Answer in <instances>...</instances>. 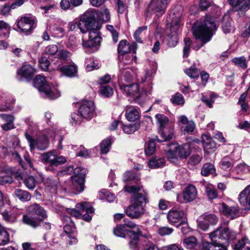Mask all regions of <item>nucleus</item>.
Segmentation results:
<instances>
[{"mask_svg": "<svg viewBox=\"0 0 250 250\" xmlns=\"http://www.w3.org/2000/svg\"><path fill=\"white\" fill-rule=\"evenodd\" d=\"M199 4L201 11H205L208 7H210L213 10L211 12V16L207 15L203 21L196 22L192 27V32L195 38L200 40L202 42L201 46H203L211 40L214 32L218 28L216 22L211 17L218 16L220 10L210 0H200Z\"/></svg>", "mask_w": 250, "mask_h": 250, "instance_id": "f257e3e1", "label": "nucleus"}, {"mask_svg": "<svg viewBox=\"0 0 250 250\" xmlns=\"http://www.w3.org/2000/svg\"><path fill=\"white\" fill-rule=\"evenodd\" d=\"M236 235L228 227H219L209 234L212 243L203 242L201 250H227L224 244L235 239Z\"/></svg>", "mask_w": 250, "mask_h": 250, "instance_id": "f03ea898", "label": "nucleus"}, {"mask_svg": "<svg viewBox=\"0 0 250 250\" xmlns=\"http://www.w3.org/2000/svg\"><path fill=\"white\" fill-rule=\"evenodd\" d=\"M27 211L28 215H23L22 222L25 224L33 228H36L41 225V223L47 217L46 211L39 204H34L30 206Z\"/></svg>", "mask_w": 250, "mask_h": 250, "instance_id": "7ed1b4c3", "label": "nucleus"}, {"mask_svg": "<svg viewBox=\"0 0 250 250\" xmlns=\"http://www.w3.org/2000/svg\"><path fill=\"white\" fill-rule=\"evenodd\" d=\"M74 172V175L72 176V188L77 191L80 192L84 190L86 169L82 167H77L74 169L72 166L68 167L66 169L60 171L57 175L70 174Z\"/></svg>", "mask_w": 250, "mask_h": 250, "instance_id": "20e7f679", "label": "nucleus"}, {"mask_svg": "<svg viewBox=\"0 0 250 250\" xmlns=\"http://www.w3.org/2000/svg\"><path fill=\"white\" fill-rule=\"evenodd\" d=\"M146 201V195L142 193L134 195L131 205L125 210L126 215L132 219L141 217L145 213Z\"/></svg>", "mask_w": 250, "mask_h": 250, "instance_id": "39448f33", "label": "nucleus"}, {"mask_svg": "<svg viewBox=\"0 0 250 250\" xmlns=\"http://www.w3.org/2000/svg\"><path fill=\"white\" fill-rule=\"evenodd\" d=\"M41 160L45 165V169L52 172L57 171L59 166L66 162V158L63 156L58 155L54 150L42 154Z\"/></svg>", "mask_w": 250, "mask_h": 250, "instance_id": "423d86ee", "label": "nucleus"}, {"mask_svg": "<svg viewBox=\"0 0 250 250\" xmlns=\"http://www.w3.org/2000/svg\"><path fill=\"white\" fill-rule=\"evenodd\" d=\"M34 86L42 94L45 98L55 99L60 96V93L54 87L47 83L44 76L37 75L33 81Z\"/></svg>", "mask_w": 250, "mask_h": 250, "instance_id": "0eeeda50", "label": "nucleus"}, {"mask_svg": "<svg viewBox=\"0 0 250 250\" xmlns=\"http://www.w3.org/2000/svg\"><path fill=\"white\" fill-rule=\"evenodd\" d=\"M120 88L125 94L133 97L135 102L139 104L143 103L146 98V92L140 91L139 85L137 83L120 84Z\"/></svg>", "mask_w": 250, "mask_h": 250, "instance_id": "6e6552de", "label": "nucleus"}, {"mask_svg": "<svg viewBox=\"0 0 250 250\" xmlns=\"http://www.w3.org/2000/svg\"><path fill=\"white\" fill-rule=\"evenodd\" d=\"M96 14L93 11L87 10L80 17L79 25V29L82 33L96 30Z\"/></svg>", "mask_w": 250, "mask_h": 250, "instance_id": "1a4fd4ad", "label": "nucleus"}, {"mask_svg": "<svg viewBox=\"0 0 250 250\" xmlns=\"http://www.w3.org/2000/svg\"><path fill=\"white\" fill-rule=\"evenodd\" d=\"M37 18L31 14H26L17 21L18 31L26 35L30 34L36 27Z\"/></svg>", "mask_w": 250, "mask_h": 250, "instance_id": "9d476101", "label": "nucleus"}, {"mask_svg": "<svg viewBox=\"0 0 250 250\" xmlns=\"http://www.w3.org/2000/svg\"><path fill=\"white\" fill-rule=\"evenodd\" d=\"M157 123L159 126V133L161 136L163 138V140H160L156 137L155 140L158 142H162L163 141H168L171 140L173 136V129L172 128L168 131L167 128H166V125L168 122V118L164 115L157 114L155 116Z\"/></svg>", "mask_w": 250, "mask_h": 250, "instance_id": "9b49d317", "label": "nucleus"}, {"mask_svg": "<svg viewBox=\"0 0 250 250\" xmlns=\"http://www.w3.org/2000/svg\"><path fill=\"white\" fill-rule=\"evenodd\" d=\"M80 113L84 119L90 120L96 115L95 106L91 101H83L81 102L78 109Z\"/></svg>", "mask_w": 250, "mask_h": 250, "instance_id": "f8f14e48", "label": "nucleus"}, {"mask_svg": "<svg viewBox=\"0 0 250 250\" xmlns=\"http://www.w3.org/2000/svg\"><path fill=\"white\" fill-rule=\"evenodd\" d=\"M25 136L28 141L31 151H33L35 148L39 150H44L48 146V140L45 136L43 135L38 138L37 139H34L26 132Z\"/></svg>", "mask_w": 250, "mask_h": 250, "instance_id": "ddd939ff", "label": "nucleus"}, {"mask_svg": "<svg viewBox=\"0 0 250 250\" xmlns=\"http://www.w3.org/2000/svg\"><path fill=\"white\" fill-rule=\"evenodd\" d=\"M197 191L195 186L188 185L183 190L181 194L177 195V201L181 203H186L195 199Z\"/></svg>", "mask_w": 250, "mask_h": 250, "instance_id": "4468645a", "label": "nucleus"}, {"mask_svg": "<svg viewBox=\"0 0 250 250\" xmlns=\"http://www.w3.org/2000/svg\"><path fill=\"white\" fill-rule=\"evenodd\" d=\"M180 17H175V20H172L169 26L170 33L168 34V44L171 47L176 46L178 41V31L180 27Z\"/></svg>", "mask_w": 250, "mask_h": 250, "instance_id": "2eb2a0df", "label": "nucleus"}, {"mask_svg": "<svg viewBox=\"0 0 250 250\" xmlns=\"http://www.w3.org/2000/svg\"><path fill=\"white\" fill-rule=\"evenodd\" d=\"M35 69L29 64L23 65L17 72V78L20 81H30L35 73Z\"/></svg>", "mask_w": 250, "mask_h": 250, "instance_id": "dca6fc26", "label": "nucleus"}, {"mask_svg": "<svg viewBox=\"0 0 250 250\" xmlns=\"http://www.w3.org/2000/svg\"><path fill=\"white\" fill-rule=\"evenodd\" d=\"M170 0H151L148 5L150 10L158 16H162L165 12Z\"/></svg>", "mask_w": 250, "mask_h": 250, "instance_id": "f3484780", "label": "nucleus"}, {"mask_svg": "<svg viewBox=\"0 0 250 250\" xmlns=\"http://www.w3.org/2000/svg\"><path fill=\"white\" fill-rule=\"evenodd\" d=\"M7 175L0 177V185L11 184L13 182V177L20 179H22L21 172L15 168L8 167L6 170Z\"/></svg>", "mask_w": 250, "mask_h": 250, "instance_id": "a211bd4d", "label": "nucleus"}, {"mask_svg": "<svg viewBox=\"0 0 250 250\" xmlns=\"http://www.w3.org/2000/svg\"><path fill=\"white\" fill-rule=\"evenodd\" d=\"M102 38L97 30H92L89 32L87 41L83 40L82 45L84 48H92L100 44Z\"/></svg>", "mask_w": 250, "mask_h": 250, "instance_id": "6ab92c4d", "label": "nucleus"}, {"mask_svg": "<svg viewBox=\"0 0 250 250\" xmlns=\"http://www.w3.org/2000/svg\"><path fill=\"white\" fill-rule=\"evenodd\" d=\"M102 38L97 30H92L89 32L87 41L83 40L82 45L84 48H92L100 44Z\"/></svg>", "mask_w": 250, "mask_h": 250, "instance_id": "aec40b11", "label": "nucleus"}, {"mask_svg": "<svg viewBox=\"0 0 250 250\" xmlns=\"http://www.w3.org/2000/svg\"><path fill=\"white\" fill-rule=\"evenodd\" d=\"M179 123L181 125V130L186 135L192 132L195 128V124L192 121H188L185 115L178 118Z\"/></svg>", "mask_w": 250, "mask_h": 250, "instance_id": "412c9836", "label": "nucleus"}, {"mask_svg": "<svg viewBox=\"0 0 250 250\" xmlns=\"http://www.w3.org/2000/svg\"><path fill=\"white\" fill-rule=\"evenodd\" d=\"M220 209L224 215L231 219H234L239 215V208L238 206H229L223 203Z\"/></svg>", "mask_w": 250, "mask_h": 250, "instance_id": "4be33fe9", "label": "nucleus"}, {"mask_svg": "<svg viewBox=\"0 0 250 250\" xmlns=\"http://www.w3.org/2000/svg\"><path fill=\"white\" fill-rule=\"evenodd\" d=\"M185 216V213L183 210L172 208L168 212L167 218L170 223L174 224L181 221Z\"/></svg>", "mask_w": 250, "mask_h": 250, "instance_id": "5701e85b", "label": "nucleus"}, {"mask_svg": "<svg viewBox=\"0 0 250 250\" xmlns=\"http://www.w3.org/2000/svg\"><path fill=\"white\" fill-rule=\"evenodd\" d=\"M59 70L62 75L69 78L76 77L78 75V66L75 63L62 66Z\"/></svg>", "mask_w": 250, "mask_h": 250, "instance_id": "b1692460", "label": "nucleus"}, {"mask_svg": "<svg viewBox=\"0 0 250 250\" xmlns=\"http://www.w3.org/2000/svg\"><path fill=\"white\" fill-rule=\"evenodd\" d=\"M235 2L236 3H232L231 1H229L235 11L245 12L250 8V0H236Z\"/></svg>", "mask_w": 250, "mask_h": 250, "instance_id": "393cba45", "label": "nucleus"}, {"mask_svg": "<svg viewBox=\"0 0 250 250\" xmlns=\"http://www.w3.org/2000/svg\"><path fill=\"white\" fill-rule=\"evenodd\" d=\"M169 146L170 148L166 151V156L170 162L175 163L179 159L176 148V144H170Z\"/></svg>", "mask_w": 250, "mask_h": 250, "instance_id": "a878e982", "label": "nucleus"}, {"mask_svg": "<svg viewBox=\"0 0 250 250\" xmlns=\"http://www.w3.org/2000/svg\"><path fill=\"white\" fill-rule=\"evenodd\" d=\"M125 117L129 121H134L140 117V112L138 108L131 106L126 107Z\"/></svg>", "mask_w": 250, "mask_h": 250, "instance_id": "bb28decb", "label": "nucleus"}, {"mask_svg": "<svg viewBox=\"0 0 250 250\" xmlns=\"http://www.w3.org/2000/svg\"><path fill=\"white\" fill-rule=\"evenodd\" d=\"M62 221L64 224L63 227L64 231L68 235H70L75 230V225L74 222L72 221L70 217L64 215L62 219Z\"/></svg>", "mask_w": 250, "mask_h": 250, "instance_id": "cd10ccee", "label": "nucleus"}, {"mask_svg": "<svg viewBox=\"0 0 250 250\" xmlns=\"http://www.w3.org/2000/svg\"><path fill=\"white\" fill-rule=\"evenodd\" d=\"M176 148L179 159L186 158L190 155V146L188 144L182 146L176 144Z\"/></svg>", "mask_w": 250, "mask_h": 250, "instance_id": "c85d7f7f", "label": "nucleus"}, {"mask_svg": "<svg viewBox=\"0 0 250 250\" xmlns=\"http://www.w3.org/2000/svg\"><path fill=\"white\" fill-rule=\"evenodd\" d=\"M165 165L164 158L159 157H153L148 162V166L151 168H156L163 167Z\"/></svg>", "mask_w": 250, "mask_h": 250, "instance_id": "c756f323", "label": "nucleus"}, {"mask_svg": "<svg viewBox=\"0 0 250 250\" xmlns=\"http://www.w3.org/2000/svg\"><path fill=\"white\" fill-rule=\"evenodd\" d=\"M131 51V46L126 40H122L119 43L118 47V53L121 55H124Z\"/></svg>", "mask_w": 250, "mask_h": 250, "instance_id": "7c9ffc66", "label": "nucleus"}, {"mask_svg": "<svg viewBox=\"0 0 250 250\" xmlns=\"http://www.w3.org/2000/svg\"><path fill=\"white\" fill-rule=\"evenodd\" d=\"M202 144L205 150L213 149L216 147L215 142L207 135L202 136Z\"/></svg>", "mask_w": 250, "mask_h": 250, "instance_id": "2f4dec72", "label": "nucleus"}, {"mask_svg": "<svg viewBox=\"0 0 250 250\" xmlns=\"http://www.w3.org/2000/svg\"><path fill=\"white\" fill-rule=\"evenodd\" d=\"M16 196L21 201L25 202L30 200L31 195L27 191L21 189H16L15 190Z\"/></svg>", "mask_w": 250, "mask_h": 250, "instance_id": "473e14b6", "label": "nucleus"}, {"mask_svg": "<svg viewBox=\"0 0 250 250\" xmlns=\"http://www.w3.org/2000/svg\"><path fill=\"white\" fill-rule=\"evenodd\" d=\"M222 29L225 33H229L233 28L230 23V19L229 15H225L222 19Z\"/></svg>", "mask_w": 250, "mask_h": 250, "instance_id": "72a5a7b5", "label": "nucleus"}, {"mask_svg": "<svg viewBox=\"0 0 250 250\" xmlns=\"http://www.w3.org/2000/svg\"><path fill=\"white\" fill-rule=\"evenodd\" d=\"M250 194V185L247 186L239 194V201L242 206L248 204V197Z\"/></svg>", "mask_w": 250, "mask_h": 250, "instance_id": "f704fd0d", "label": "nucleus"}, {"mask_svg": "<svg viewBox=\"0 0 250 250\" xmlns=\"http://www.w3.org/2000/svg\"><path fill=\"white\" fill-rule=\"evenodd\" d=\"M216 169L214 166L210 163L205 164L201 169V174L204 176H208L215 173Z\"/></svg>", "mask_w": 250, "mask_h": 250, "instance_id": "c9c22d12", "label": "nucleus"}, {"mask_svg": "<svg viewBox=\"0 0 250 250\" xmlns=\"http://www.w3.org/2000/svg\"><path fill=\"white\" fill-rule=\"evenodd\" d=\"M9 28L7 23L0 21V40L7 39L9 37Z\"/></svg>", "mask_w": 250, "mask_h": 250, "instance_id": "e433bc0d", "label": "nucleus"}, {"mask_svg": "<svg viewBox=\"0 0 250 250\" xmlns=\"http://www.w3.org/2000/svg\"><path fill=\"white\" fill-rule=\"evenodd\" d=\"M140 127V124L135 123L128 125H122V129L124 132L127 134H131L138 130Z\"/></svg>", "mask_w": 250, "mask_h": 250, "instance_id": "4c0bfd02", "label": "nucleus"}, {"mask_svg": "<svg viewBox=\"0 0 250 250\" xmlns=\"http://www.w3.org/2000/svg\"><path fill=\"white\" fill-rule=\"evenodd\" d=\"M46 188L50 190L51 192L55 193L57 189L58 181L52 178H48L45 181Z\"/></svg>", "mask_w": 250, "mask_h": 250, "instance_id": "58836bf2", "label": "nucleus"}, {"mask_svg": "<svg viewBox=\"0 0 250 250\" xmlns=\"http://www.w3.org/2000/svg\"><path fill=\"white\" fill-rule=\"evenodd\" d=\"M248 240L246 238H243L235 244L233 247L234 250H250Z\"/></svg>", "mask_w": 250, "mask_h": 250, "instance_id": "ea45409f", "label": "nucleus"}, {"mask_svg": "<svg viewBox=\"0 0 250 250\" xmlns=\"http://www.w3.org/2000/svg\"><path fill=\"white\" fill-rule=\"evenodd\" d=\"M128 229L123 225H120L116 226L114 229V234L118 237L125 238L127 235Z\"/></svg>", "mask_w": 250, "mask_h": 250, "instance_id": "a19ab883", "label": "nucleus"}, {"mask_svg": "<svg viewBox=\"0 0 250 250\" xmlns=\"http://www.w3.org/2000/svg\"><path fill=\"white\" fill-rule=\"evenodd\" d=\"M196 242V238L193 236L186 238L184 240V247L190 250L195 249L198 246Z\"/></svg>", "mask_w": 250, "mask_h": 250, "instance_id": "79ce46f5", "label": "nucleus"}, {"mask_svg": "<svg viewBox=\"0 0 250 250\" xmlns=\"http://www.w3.org/2000/svg\"><path fill=\"white\" fill-rule=\"evenodd\" d=\"M232 62L243 69H246L248 66L246 58L244 56L234 58L232 60Z\"/></svg>", "mask_w": 250, "mask_h": 250, "instance_id": "37998d69", "label": "nucleus"}, {"mask_svg": "<svg viewBox=\"0 0 250 250\" xmlns=\"http://www.w3.org/2000/svg\"><path fill=\"white\" fill-rule=\"evenodd\" d=\"M100 94L106 98L111 96L113 94L112 88L108 85H101L99 89Z\"/></svg>", "mask_w": 250, "mask_h": 250, "instance_id": "c03bdc74", "label": "nucleus"}, {"mask_svg": "<svg viewBox=\"0 0 250 250\" xmlns=\"http://www.w3.org/2000/svg\"><path fill=\"white\" fill-rule=\"evenodd\" d=\"M76 207L81 211H86L87 213H92L94 211V208L85 202L77 204Z\"/></svg>", "mask_w": 250, "mask_h": 250, "instance_id": "a18cd8bd", "label": "nucleus"}, {"mask_svg": "<svg viewBox=\"0 0 250 250\" xmlns=\"http://www.w3.org/2000/svg\"><path fill=\"white\" fill-rule=\"evenodd\" d=\"M140 179V177L132 171H126L124 175V181L125 182L135 180L137 183Z\"/></svg>", "mask_w": 250, "mask_h": 250, "instance_id": "49530a36", "label": "nucleus"}, {"mask_svg": "<svg viewBox=\"0 0 250 250\" xmlns=\"http://www.w3.org/2000/svg\"><path fill=\"white\" fill-rule=\"evenodd\" d=\"M233 165V161L229 157H226L222 159L220 162L221 168L228 170L230 169Z\"/></svg>", "mask_w": 250, "mask_h": 250, "instance_id": "de8ad7c7", "label": "nucleus"}, {"mask_svg": "<svg viewBox=\"0 0 250 250\" xmlns=\"http://www.w3.org/2000/svg\"><path fill=\"white\" fill-rule=\"evenodd\" d=\"M111 145L110 139L107 138L100 144V151L102 154H106L109 150Z\"/></svg>", "mask_w": 250, "mask_h": 250, "instance_id": "09e8293b", "label": "nucleus"}, {"mask_svg": "<svg viewBox=\"0 0 250 250\" xmlns=\"http://www.w3.org/2000/svg\"><path fill=\"white\" fill-rule=\"evenodd\" d=\"M201 219H203L209 225H215L218 222V218L213 214H203L201 216Z\"/></svg>", "mask_w": 250, "mask_h": 250, "instance_id": "8fccbe9b", "label": "nucleus"}, {"mask_svg": "<svg viewBox=\"0 0 250 250\" xmlns=\"http://www.w3.org/2000/svg\"><path fill=\"white\" fill-rule=\"evenodd\" d=\"M185 72L192 79L198 78L200 73V70L195 67L186 69Z\"/></svg>", "mask_w": 250, "mask_h": 250, "instance_id": "3c124183", "label": "nucleus"}, {"mask_svg": "<svg viewBox=\"0 0 250 250\" xmlns=\"http://www.w3.org/2000/svg\"><path fill=\"white\" fill-rule=\"evenodd\" d=\"M156 150V144L153 140L150 141L145 148V152L146 155H152Z\"/></svg>", "mask_w": 250, "mask_h": 250, "instance_id": "603ef678", "label": "nucleus"}, {"mask_svg": "<svg viewBox=\"0 0 250 250\" xmlns=\"http://www.w3.org/2000/svg\"><path fill=\"white\" fill-rule=\"evenodd\" d=\"M172 104L176 105H183L185 100L183 95L179 93H176L170 99Z\"/></svg>", "mask_w": 250, "mask_h": 250, "instance_id": "864d4df0", "label": "nucleus"}, {"mask_svg": "<svg viewBox=\"0 0 250 250\" xmlns=\"http://www.w3.org/2000/svg\"><path fill=\"white\" fill-rule=\"evenodd\" d=\"M184 47L183 49V57L187 58L188 56L190 50V45L191 41L188 37H186L184 40Z\"/></svg>", "mask_w": 250, "mask_h": 250, "instance_id": "5fc2aeb1", "label": "nucleus"}, {"mask_svg": "<svg viewBox=\"0 0 250 250\" xmlns=\"http://www.w3.org/2000/svg\"><path fill=\"white\" fill-rule=\"evenodd\" d=\"M23 182L26 187L29 189H33L36 184V180L32 176L25 178Z\"/></svg>", "mask_w": 250, "mask_h": 250, "instance_id": "6e6d98bb", "label": "nucleus"}, {"mask_svg": "<svg viewBox=\"0 0 250 250\" xmlns=\"http://www.w3.org/2000/svg\"><path fill=\"white\" fill-rule=\"evenodd\" d=\"M147 29L146 26H143L139 27L134 34V37L136 41L139 43H143L142 40V33Z\"/></svg>", "mask_w": 250, "mask_h": 250, "instance_id": "4d7b16f0", "label": "nucleus"}, {"mask_svg": "<svg viewBox=\"0 0 250 250\" xmlns=\"http://www.w3.org/2000/svg\"><path fill=\"white\" fill-rule=\"evenodd\" d=\"M44 51L45 54L50 56L57 55L59 52L58 47L55 44H50L46 47Z\"/></svg>", "mask_w": 250, "mask_h": 250, "instance_id": "13d9d810", "label": "nucleus"}, {"mask_svg": "<svg viewBox=\"0 0 250 250\" xmlns=\"http://www.w3.org/2000/svg\"><path fill=\"white\" fill-rule=\"evenodd\" d=\"M206 192L210 199H214L217 197L218 193L216 189L211 186L206 188Z\"/></svg>", "mask_w": 250, "mask_h": 250, "instance_id": "bf43d9fd", "label": "nucleus"}, {"mask_svg": "<svg viewBox=\"0 0 250 250\" xmlns=\"http://www.w3.org/2000/svg\"><path fill=\"white\" fill-rule=\"evenodd\" d=\"M3 219L7 222L13 223L16 221L17 218L15 215L9 214L7 210H5L1 213Z\"/></svg>", "mask_w": 250, "mask_h": 250, "instance_id": "052dcab7", "label": "nucleus"}, {"mask_svg": "<svg viewBox=\"0 0 250 250\" xmlns=\"http://www.w3.org/2000/svg\"><path fill=\"white\" fill-rule=\"evenodd\" d=\"M142 231L137 228L136 231L128 230L127 235L134 240H138L139 237L142 235Z\"/></svg>", "mask_w": 250, "mask_h": 250, "instance_id": "680f3d73", "label": "nucleus"}, {"mask_svg": "<svg viewBox=\"0 0 250 250\" xmlns=\"http://www.w3.org/2000/svg\"><path fill=\"white\" fill-rule=\"evenodd\" d=\"M142 188V186H126L124 187V189L125 192L130 193H136L141 190Z\"/></svg>", "mask_w": 250, "mask_h": 250, "instance_id": "e2e57ef3", "label": "nucleus"}, {"mask_svg": "<svg viewBox=\"0 0 250 250\" xmlns=\"http://www.w3.org/2000/svg\"><path fill=\"white\" fill-rule=\"evenodd\" d=\"M202 158V156L199 155H193L189 158L188 164L191 166L197 165L200 163Z\"/></svg>", "mask_w": 250, "mask_h": 250, "instance_id": "0e129e2a", "label": "nucleus"}, {"mask_svg": "<svg viewBox=\"0 0 250 250\" xmlns=\"http://www.w3.org/2000/svg\"><path fill=\"white\" fill-rule=\"evenodd\" d=\"M71 54L68 51L65 50H61L59 51L57 53V58L63 60L64 61H68L70 57Z\"/></svg>", "mask_w": 250, "mask_h": 250, "instance_id": "69168bd1", "label": "nucleus"}, {"mask_svg": "<svg viewBox=\"0 0 250 250\" xmlns=\"http://www.w3.org/2000/svg\"><path fill=\"white\" fill-rule=\"evenodd\" d=\"M71 122L73 124H80L82 123L83 119H84L83 117H82V116H81L80 113L78 114L75 112L71 114Z\"/></svg>", "mask_w": 250, "mask_h": 250, "instance_id": "338daca9", "label": "nucleus"}, {"mask_svg": "<svg viewBox=\"0 0 250 250\" xmlns=\"http://www.w3.org/2000/svg\"><path fill=\"white\" fill-rule=\"evenodd\" d=\"M173 231V229L168 227H162L158 230V233L161 236L170 235Z\"/></svg>", "mask_w": 250, "mask_h": 250, "instance_id": "774afa93", "label": "nucleus"}]
</instances>
